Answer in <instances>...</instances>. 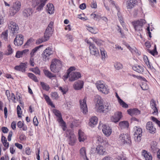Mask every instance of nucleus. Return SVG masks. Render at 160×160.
Segmentation results:
<instances>
[{
    "label": "nucleus",
    "instance_id": "obj_1",
    "mask_svg": "<svg viewBox=\"0 0 160 160\" xmlns=\"http://www.w3.org/2000/svg\"><path fill=\"white\" fill-rule=\"evenodd\" d=\"M62 67L61 61L57 59L52 60L50 65V70L51 71L54 73L59 72Z\"/></svg>",
    "mask_w": 160,
    "mask_h": 160
},
{
    "label": "nucleus",
    "instance_id": "obj_2",
    "mask_svg": "<svg viewBox=\"0 0 160 160\" xmlns=\"http://www.w3.org/2000/svg\"><path fill=\"white\" fill-rule=\"evenodd\" d=\"M98 89L104 94H108L109 92V89L107 86L104 84L102 81H98L96 84Z\"/></svg>",
    "mask_w": 160,
    "mask_h": 160
},
{
    "label": "nucleus",
    "instance_id": "obj_3",
    "mask_svg": "<svg viewBox=\"0 0 160 160\" xmlns=\"http://www.w3.org/2000/svg\"><path fill=\"white\" fill-rule=\"evenodd\" d=\"M143 22L144 20L141 19L140 20L134 22L133 23V25L135 30L139 32V34H137V35L140 36L141 38H142L141 34L142 32V26Z\"/></svg>",
    "mask_w": 160,
    "mask_h": 160
},
{
    "label": "nucleus",
    "instance_id": "obj_4",
    "mask_svg": "<svg viewBox=\"0 0 160 160\" xmlns=\"http://www.w3.org/2000/svg\"><path fill=\"white\" fill-rule=\"evenodd\" d=\"M53 24L54 23L53 22H51L44 32V36L48 40L49 39L50 37L52 35L53 32Z\"/></svg>",
    "mask_w": 160,
    "mask_h": 160
},
{
    "label": "nucleus",
    "instance_id": "obj_5",
    "mask_svg": "<svg viewBox=\"0 0 160 160\" xmlns=\"http://www.w3.org/2000/svg\"><path fill=\"white\" fill-rule=\"evenodd\" d=\"M48 0H32V3L34 7L37 6L36 9L39 11L42 9Z\"/></svg>",
    "mask_w": 160,
    "mask_h": 160
},
{
    "label": "nucleus",
    "instance_id": "obj_6",
    "mask_svg": "<svg viewBox=\"0 0 160 160\" xmlns=\"http://www.w3.org/2000/svg\"><path fill=\"white\" fill-rule=\"evenodd\" d=\"M53 51L51 48L48 47L46 48L42 54L43 60L45 61L48 60L50 56L53 54Z\"/></svg>",
    "mask_w": 160,
    "mask_h": 160
},
{
    "label": "nucleus",
    "instance_id": "obj_7",
    "mask_svg": "<svg viewBox=\"0 0 160 160\" xmlns=\"http://www.w3.org/2000/svg\"><path fill=\"white\" fill-rule=\"evenodd\" d=\"M135 131L134 134V140L136 142H139L141 140V137L142 136V130L141 128L135 127L134 128Z\"/></svg>",
    "mask_w": 160,
    "mask_h": 160
},
{
    "label": "nucleus",
    "instance_id": "obj_8",
    "mask_svg": "<svg viewBox=\"0 0 160 160\" xmlns=\"http://www.w3.org/2000/svg\"><path fill=\"white\" fill-rule=\"evenodd\" d=\"M119 139L124 143H128L130 145L131 143L130 136L128 134H121L119 136Z\"/></svg>",
    "mask_w": 160,
    "mask_h": 160
},
{
    "label": "nucleus",
    "instance_id": "obj_9",
    "mask_svg": "<svg viewBox=\"0 0 160 160\" xmlns=\"http://www.w3.org/2000/svg\"><path fill=\"white\" fill-rule=\"evenodd\" d=\"M21 7V3L20 2L17 1L13 3L12 8L11 9V12L12 13V15H14L17 13L20 10Z\"/></svg>",
    "mask_w": 160,
    "mask_h": 160
},
{
    "label": "nucleus",
    "instance_id": "obj_10",
    "mask_svg": "<svg viewBox=\"0 0 160 160\" xmlns=\"http://www.w3.org/2000/svg\"><path fill=\"white\" fill-rule=\"evenodd\" d=\"M67 137L68 135V143L71 145H73L75 142L76 138L74 134L71 131L66 132Z\"/></svg>",
    "mask_w": 160,
    "mask_h": 160
},
{
    "label": "nucleus",
    "instance_id": "obj_11",
    "mask_svg": "<svg viewBox=\"0 0 160 160\" xmlns=\"http://www.w3.org/2000/svg\"><path fill=\"white\" fill-rule=\"evenodd\" d=\"M80 107L81 111L84 114H86L88 112V108L86 104V98H85L83 100L79 101Z\"/></svg>",
    "mask_w": 160,
    "mask_h": 160
},
{
    "label": "nucleus",
    "instance_id": "obj_12",
    "mask_svg": "<svg viewBox=\"0 0 160 160\" xmlns=\"http://www.w3.org/2000/svg\"><path fill=\"white\" fill-rule=\"evenodd\" d=\"M23 36L22 34L17 35L14 40V43L16 46H21L23 43Z\"/></svg>",
    "mask_w": 160,
    "mask_h": 160
},
{
    "label": "nucleus",
    "instance_id": "obj_13",
    "mask_svg": "<svg viewBox=\"0 0 160 160\" xmlns=\"http://www.w3.org/2000/svg\"><path fill=\"white\" fill-rule=\"evenodd\" d=\"M81 77V75L80 72H72L69 74L68 78L70 81H73L78 79Z\"/></svg>",
    "mask_w": 160,
    "mask_h": 160
},
{
    "label": "nucleus",
    "instance_id": "obj_14",
    "mask_svg": "<svg viewBox=\"0 0 160 160\" xmlns=\"http://www.w3.org/2000/svg\"><path fill=\"white\" fill-rule=\"evenodd\" d=\"M54 112L55 115L58 117V121L61 124L62 126L63 127V130L64 131L65 130V123L63 120L60 112L57 110H55Z\"/></svg>",
    "mask_w": 160,
    "mask_h": 160
},
{
    "label": "nucleus",
    "instance_id": "obj_15",
    "mask_svg": "<svg viewBox=\"0 0 160 160\" xmlns=\"http://www.w3.org/2000/svg\"><path fill=\"white\" fill-rule=\"evenodd\" d=\"M101 126L102 127V131L103 133L107 136H109L111 133V129L108 126L106 125H103L102 124H100L99 128Z\"/></svg>",
    "mask_w": 160,
    "mask_h": 160
},
{
    "label": "nucleus",
    "instance_id": "obj_16",
    "mask_svg": "<svg viewBox=\"0 0 160 160\" xmlns=\"http://www.w3.org/2000/svg\"><path fill=\"white\" fill-rule=\"evenodd\" d=\"M8 27L9 29L11 30L13 34L17 32V31L19 29L18 25L15 22L12 21L10 22Z\"/></svg>",
    "mask_w": 160,
    "mask_h": 160
},
{
    "label": "nucleus",
    "instance_id": "obj_17",
    "mask_svg": "<svg viewBox=\"0 0 160 160\" xmlns=\"http://www.w3.org/2000/svg\"><path fill=\"white\" fill-rule=\"evenodd\" d=\"M89 48L90 53L92 55H94L96 57L99 56V50L94 45H92L89 46Z\"/></svg>",
    "mask_w": 160,
    "mask_h": 160
},
{
    "label": "nucleus",
    "instance_id": "obj_18",
    "mask_svg": "<svg viewBox=\"0 0 160 160\" xmlns=\"http://www.w3.org/2000/svg\"><path fill=\"white\" fill-rule=\"evenodd\" d=\"M146 128L148 132L150 133H154L155 132L156 128L154 127L152 123L151 122H147L146 125Z\"/></svg>",
    "mask_w": 160,
    "mask_h": 160
},
{
    "label": "nucleus",
    "instance_id": "obj_19",
    "mask_svg": "<svg viewBox=\"0 0 160 160\" xmlns=\"http://www.w3.org/2000/svg\"><path fill=\"white\" fill-rule=\"evenodd\" d=\"M83 82L82 81L78 80L74 82L73 87L76 90H80L83 88Z\"/></svg>",
    "mask_w": 160,
    "mask_h": 160
},
{
    "label": "nucleus",
    "instance_id": "obj_20",
    "mask_svg": "<svg viewBox=\"0 0 160 160\" xmlns=\"http://www.w3.org/2000/svg\"><path fill=\"white\" fill-rule=\"evenodd\" d=\"M28 51L29 50L28 49H25L22 51H18L16 52L15 57L19 58L28 54Z\"/></svg>",
    "mask_w": 160,
    "mask_h": 160
},
{
    "label": "nucleus",
    "instance_id": "obj_21",
    "mask_svg": "<svg viewBox=\"0 0 160 160\" xmlns=\"http://www.w3.org/2000/svg\"><path fill=\"white\" fill-rule=\"evenodd\" d=\"M96 152L101 155H105L106 154V152L104 148L100 145H98L97 147Z\"/></svg>",
    "mask_w": 160,
    "mask_h": 160
},
{
    "label": "nucleus",
    "instance_id": "obj_22",
    "mask_svg": "<svg viewBox=\"0 0 160 160\" xmlns=\"http://www.w3.org/2000/svg\"><path fill=\"white\" fill-rule=\"evenodd\" d=\"M27 68L26 64L25 63H21L19 66L14 67V69L16 70L25 72L26 68Z\"/></svg>",
    "mask_w": 160,
    "mask_h": 160
},
{
    "label": "nucleus",
    "instance_id": "obj_23",
    "mask_svg": "<svg viewBox=\"0 0 160 160\" xmlns=\"http://www.w3.org/2000/svg\"><path fill=\"white\" fill-rule=\"evenodd\" d=\"M136 0H128L127 1V7L128 9H131L137 4Z\"/></svg>",
    "mask_w": 160,
    "mask_h": 160
},
{
    "label": "nucleus",
    "instance_id": "obj_24",
    "mask_svg": "<svg viewBox=\"0 0 160 160\" xmlns=\"http://www.w3.org/2000/svg\"><path fill=\"white\" fill-rule=\"evenodd\" d=\"M129 114L131 116L138 115L140 114V111L137 108L129 109L127 110Z\"/></svg>",
    "mask_w": 160,
    "mask_h": 160
},
{
    "label": "nucleus",
    "instance_id": "obj_25",
    "mask_svg": "<svg viewBox=\"0 0 160 160\" xmlns=\"http://www.w3.org/2000/svg\"><path fill=\"white\" fill-rule=\"evenodd\" d=\"M98 119L97 117L93 116L90 119V122L88 123V125L91 127H93L96 125L98 123Z\"/></svg>",
    "mask_w": 160,
    "mask_h": 160
},
{
    "label": "nucleus",
    "instance_id": "obj_26",
    "mask_svg": "<svg viewBox=\"0 0 160 160\" xmlns=\"http://www.w3.org/2000/svg\"><path fill=\"white\" fill-rule=\"evenodd\" d=\"M32 13V10L31 8H26L22 12V15L25 18H28Z\"/></svg>",
    "mask_w": 160,
    "mask_h": 160
},
{
    "label": "nucleus",
    "instance_id": "obj_27",
    "mask_svg": "<svg viewBox=\"0 0 160 160\" xmlns=\"http://www.w3.org/2000/svg\"><path fill=\"white\" fill-rule=\"evenodd\" d=\"M132 68L134 71L140 73H142L144 71V68L143 66L137 65L133 66Z\"/></svg>",
    "mask_w": 160,
    "mask_h": 160
},
{
    "label": "nucleus",
    "instance_id": "obj_28",
    "mask_svg": "<svg viewBox=\"0 0 160 160\" xmlns=\"http://www.w3.org/2000/svg\"><path fill=\"white\" fill-rule=\"evenodd\" d=\"M78 140L80 142H84L86 139V136L84 133L80 130L78 132Z\"/></svg>",
    "mask_w": 160,
    "mask_h": 160
},
{
    "label": "nucleus",
    "instance_id": "obj_29",
    "mask_svg": "<svg viewBox=\"0 0 160 160\" xmlns=\"http://www.w3.org/2000/svg\"><path fill=\"white\" fill-rule=\"evenodd\" d=\"M46 10L48 13L50 14H52L54 13V6L52 4H48L47 5Z\"/></svg>",
    "mask_w": 160,
    "mask_h": 160
},
{
    "label": "nucleus",
    "instance_id": "obj_30",
    "mask_svg": "<svg viewBox=\"0 0 160 160\" xmlns=\"http://www.w3.org/2000/svg\"><path fill=\"white\" fill-rule=\"evenodd\" d=\"M150 105L151 108L154 110L153 113H156L158 112V109L156 107V105L154 100L153 99L151 100L150 102Z\"/></svg>",
    "mask_w": 160,
    "mask_h": 160
},
{
    "label": "nucleus",
    "instance_id": "obj_31",
    "mask_svg": "<svg viewBox=\"0 0 160 160\" xmlns=\"http://www.w3.org/2000/svg\"><path fill=\"white\" fill-rule=\"evenodd\" d=\"M143 153V155L146 160H152V157L151 154L145 151H144Z\"/></svg>",
    "mask_w": 160,
    "mask_h": 160
},
{
    "label": "nucleus",
    "instance_id": "obj_32",
    "mask_svg": "<svg viewBox=\"0 0 160 160\" xmlns=\"http://www.w3.org/2000/svg\"><path fill=\"white\" fill-rule=\"evenodd\" d=\"M80 153L81 157L85 159V158H87L86 150L85 147H83L81 148Z\"/></svg>",
    "mask_w": 160,
    "mask_h": 160
},
{
    "label": "nucleus",
    "instance_id": "obj_33",
    "mask_svg": "<svg viewBox=\"0 0 160 160\" xmlns=\"http://www.w3.org/2000/svg\"><path fill=\"white\" fill-rule=\"evenodd\" d=\"M119 125L121 128H128L129 123L127 121H123L119 122Z\"/></svg>",
    "mask_w": 160,
    "mask_h": 160
},
{
    "label": "nucleus",
    "instance_id": "obj_34",
    "mask_svg": "<svg viewBox=\"0 0 160 160\" xmlns=\"http://www.w3.org/2000/svg\"><path fill=\"white\" fill-rule=\"evenodd\" d=\"M143 58L144 61L148 67L151 69H152L153 68V67L152 66L150 65L147 56L146 55H144L143 56Z\"/></svg>",
    "mask_w": 160,
    "mask_h": 160
},
{
    "label": "nucleus",
    "instance_id": "obj_35",
    "mask_svg": "<svg viewBox=\"0 0 160 160\" xmlns=\"http://www.w3.org/2000/svg\"><path fill=\"white\" fill-rule=\"evenodd\" d=\"M44 73L47 77L50 78H52L55 77H56L55 74H52L50 72L47 70H45L44 71Z\"/></svg>",
    "mask_w": 160,
    "mask_h": 160
},
{
    "label": "nucleus",
    "instance_id": "obj_36",
    "mask_svg": "<svg viewBox=\"0 0 160 160\" xmlns=\"http://www.w3.org/2000/svg\"><path fill=\"white\" fill-rule=\"evenodd\" d=\"M91 15L93 19L96 21L100 20L101 18V15L100 13H92Z\"/></svg>",
    "mask_w": 160,
    "mask_h": 160
},
{
    "label": "nucleus",
    "instance_id": "obj_37",
    "mask_svg": "<svg viewBox=\"0 0 160 160\" xmlns=\"http://www.w3.org/2000/svg\"><path fill=\"white\" fill-rule=\"evenodd\" d=\"M75 68L74 67H71L68 69L67 74L64 76L66 79H67L68 78L69 74L72 72L73 70H75Z\"/></svg>",
    "mask_w": 160,
    "mask_h": 160
},
{
    "label": "nucleus",
    "instance_id": "obj_38",
    "mask_svg": "<svg viewBox=\"0 0 160 160\" xmlns=\"http://www.w3.org/2000/svg\"><path fill=\"white\" fill-rule=\"evenodd\" d=\"M100 50L101 52V54L102 57V59H104L107 56L106 52L103 48H100Z\"/></svg>",
    "mask_w": 160,
    "mask_h": 160
},
{
    "label": "nucleus",
    "instance_id": "obj_39",
    "mask_svg": "<svg viewBox=\"0 0 160 160\" xmlns=\"http://www.w3.org/2000/svg\"><path fill=\"white\" fill-rule=\"evenodd\" d=\"M28 76L35 82H38V80L35 75L31 73H28Z\"/></svg>",
    "mask_w": 160,
    "mask_h": 160
},
{
    "label": "nucleus",
    "instance_id": "obj_40",
    "mask_svg": "<svg viewBox=\"0 0 160 160\" xmlns=\"http://www.w3.org/2000/svg\"><path fill=\"white\" fill-rule=\"evenodd\" d=\"M108 4H109L110 5L112 6V7H114L117 10L119 11V8L117 5L116 4L115 2L112 0H108Z\"/></svg>",
    "mask_w": 160,
    "mask_h": 160
},
{
    "label": "nucleus",
    "instance_id": "obj_41",
    "mask_svg": "<svg viewBox=\"0 0 160 160\" xmlns=\"http://www.w3.org/2000/svg\"><path fill=\"white\" fill-rule=\"evenodd\" d=\"M96 99L97 100V103L96 104V106L102 105V100L101 99V97L100 96H96Z\"/></svg>",
    "mask_w": 160,
    "mask_h": 160
},
{
    "label": "nucleus",
    "instance_id": "obj_42",
    "mask_svg": "<svg viewBox=\"0 0 160 160\" xmlns=\"http://www.w3.org/2000/svg\"><path fill=\"white\" fill-rule=\"evenodd\" d=\"M43 46V45H40L39 46L36 47L33 49L32 50V51L30 53L31 57H32L34 56V53L36 52L41 47H42Z\"/></svg>",
    "mask_w": 160,
    "mask_h": 160
},
{
    "label": "nucleus",
    "instance_id": "obj_43",
    "mask_svg": "<svg viewBox=\"0 0 160 160\" xmlns=\"http://www.w3.org/2000/svg\"><path fill=\"white\" fill-rule=\"evenodd\" d=\"M48 40L47 38H45V37L44 36L43 37L38 39L36 41V43L38 44H40L43 42H46Z\"/></svg>",
    "mask_w": 160,
    "mask_h": 160
},
{
    "label": "nucleus",
    "instance_id": "obj_44",
    "mask_svg": "<svg viewBox=\"0 0 160 160\" xmlns=\"http://www.w3.org/2000/svg\"><path fill=\"white\" fill-rule=\"evenodd\" d=\"M88 30L92 33L96 34L98 32V30L96 28H94L92 27H88Z\"/></svg>",
    "mask_w": 160,
    "mask_h": 160
},
{
    "label": "nucleus",
    "instance_id": "obj_45",
    "mask_svg": "<svg viewBox=\"0 0 160 160\" xmlns=\"http://www.w3.org/2000/svg\"><path fill=\"white\" fill-rule=\"evenodd\" d=\"M96 107L97 108V111L98 112H103L105 111L104 109V107L102 105L96 106Z\"/></svg>",
    "mask_w": 160,
    "mask_h": 160
},
{
    "label": "nucleus",
    "instance_id": "obj_46",
    "mask_svg": "<svg viewBox=\"0 0 160 160\" xmlns=\"http://www.w3.org/2000/svg\"><path fill=\"white\" fill-rule=\"evenodd\" d=\"M41 85L43 89L46 91H48L49 90V86L43 82H41Z\"/></svg>",
    "mask_w": 160,
    "mask_h": 160
},
{
    "label": "nucleus",
    "instance_id": "obj_47",
    "mask_svg": "<svg viewBox=\"0 0 160 160\" xmlns=\"http://www.w3.org/2000/svg\"><path fill=\"white\" fill-rule=\"evenodd\" d=\"M44 97L48 104L52 106L53 105V103L51 101L49 96L47 95H44Z\"/></svg>",
    "mask_w": 160,
    "mask_h": 160
},
{
    "label": "nucleus",
    "instance_id": "obj_48",
    "mask_svg": "<svg viewBox=\"0 0 160 160\" xmlns=\"http://www.w3.org/2000/svg\"><path fill=\"white\" fill-rule=\"evenodd\" d=\"M90 39H92V41L95 42L98 45L100 46L102 44L101 41L100 40L96 39L94 38H91Z\"/></svg>",
    "mask_w": 160,
    "mask_h": 160
},
{
    "label": "nucleus",
    "instance_id": "obj_49",
    "mask_svg": "<svg viewBox=\"0 0 160 160\" xmlns=\"http://www.w3.org/2000/svg\"><path fill=\"white\" fill-rule=\"evenodd\" d=\"M147 51L151 53L153 56H154L155 54H157L158 52L156 50V45L155 46V48L153 50L151 51L149 49H147Z\"/></svg>",
    "mask_w": 160,
    "mask_h": 160
},
{
    "label": "nucleus",
    "instance_id": "obj_50",
    "mask_svg": "<svg viewBox=\"0 0 160 160\" xmlns=\"http://www.w3.org/2000/svg\"><path fill=\"white\" fill-rule=\"evenodd\" d=\"M111 120L112 122L116 123L119 121V119L116 117L115 114L111 117Z\"/></svg>",
    "mask_w": 160,
    "mask_h": 160
},
{
    "label": "nucleus",
    "instance_id": "obj_51",
    "mask_svg": "<svg viewBox=\"0 0 160 160\" xmlns=\"http://www.w3.org/2000/svg\"><path fill=\"white\" fill-rule=\"evenodd\" d=\"M104 107V109L105 110H107V111H110L111 110V106L110 104L107 103Z\"/></svg>",
    "mask_w": 160,
    "mask_h": 160
},
{
    "label": "nucleus",
    "instance_id": "obj_52",
    "mask_svg": "<svg viewBox=\"0 0 160 160\" xmlns=\"http://www.w3.org/2000/svg\"><path fill=\"white\" fill-rule=\"evenodd\" d=\"M17 112L18 117H21V115L22 114L21 109L19 105H18L17 107Z\"/></svg>",
    "mask_w": 160,
    "mask_h": 160
},
{
    "label": "nucleus",
    "instance_id": "obj_53",
    "mask_svg": "<svg viewBox=\"0 0 160 160\" xmlns=\"http://www.w3.org/2000/svg\"><path fill=\"white\" fill-rule=\"evenodd\" d=\"M120 105L122 106V107L124 108H128V105L124 102L122 100H121L119 102Z\"/></svg>",
    "mask_w": 160,
    "mask_h": 160
},
{
    "label": "nucleus",
    "instance_id": "obj_54",
    "mask_svg": "<svg viewBox=\"0 0 160 160\" xmlns=\"http://www.w3.org/2000/svg\"><path fill=\"white\" fill-rule=\"evenodd\" d=\"M32 71L36 74L40 75V71L38 68H32Z\"/></svg>",
    "mask_w": 160,
    "mask_h": 160
},
{
    "label": "nucleus",
    "instance_id": "obj_55",
    "mask_svg": "<svg viewBox=\"0 0 160 160\" xmlns=\"http://www.w3.org/2000/svg\"><path fill=\"white\" fill-rule=\"evenodd\" d=\"M114 114L116 117L119 119V121L122 117V112H115Z\"/></svg>",
    "mask_w": 160,
    "mask_h": 160
},
{
    "label": "nucleus",
    "instance_id": "obj_56",
    "mask_svg": "<svg viewBox=\"0 0 160 160\" xmlns=\"http://www.w3.org/2000/svg\"><path fill=\"white\" fill-rule=\"evenodd\" d=\"M8 34L7 31L3 32L1 34L2 38L6 40L8 38Z\"/></svg>",
    "mask_w": 160,
    "mask_h": 160
},
{
    "label": "nucleus",
    "instance_id": "obj_57",
    "mask_svg": "<svg viewBox=\"0 0 160 160\" xmlns=\"http://www.w3.org/2000/svg\"><path fill=\"white\" fill-rule=\"evenodd\" d=\"M7 50L8 51L7 52V54L8 55L11 54L13 52V50L11 48L10 45H8L7 47Z\"/></svg>",
    "mask_w": 160,
    "mask_h": 160
},
{
    "label": "nucleus",
    "instance_id": "obj_58",
    "mask_svg": "<svg viewBox=\"0 0 160 160\" xmlns=\"http://www.w3.org/2000/svg\"><path fill=\"white\" fill-rule=\"evenodd\" d=\"M52 98L54 99H57L58 98V95L57 92H52L51 93Z\"/></svg>",
    "mask_w": 160,
    "mask_h": 160
},
{
    "label": "nucleus",
    "instance_id": "obj_59",
    "mask_svg": "<svg viewBox=\"0 0 160 160\" xmlns=\"http://www.w3.org/2000/svg\"><path fill=\"white\" fill-rule=\"evenodd\" d=\"M114 67L117 70H119L122 68V65L120 63H117L114 65Z\"/></svg>",
    "mask_w": 160,
    "mask_h": 160
},
{
    "label": "nucleus",
    "instance_id": "obj_60",
    "mask_svg": "<svg viewBox=\"0 0 160 160\" xmlns=\"http://www.w3.org/2000/svg\"><path fill=\"white\" fill-rule=\"evenodd\" d=\"M59 90L62 92L63 94H66L68 91V89L67 88H63L62 87H60L59 88Z\"/></svg>",
    "mask_w": 160,
    "mask_h": 160
},
{
    "label": "nucleus",
    "instance_id": "obj_61",
    "mask_svg": "<svg viewBox=\"0 0 160 160\" xmlns=\"http://www.w3.org/2000/svg\"><path fill=\"white\" fill-rule=\"evenodd\" d=\"M151 119L153 121L155 122L159 127H160V121H159L157 120L156 118L153 117H152Z\"/></svg>",
    "mask_w": 160,
    "mask_h": 160
},
{
    "label": "nucleus",
    "instance_id": "obj_62",
    "mask_svg": "<svg viewBox=\"0 0 160 160\" xmlns=\"http://www.w3.org/2000/svg\"><path fill=\"white\" fill-rule=\"evenodd\" d=\"M16 99L15 95L14 94L12 93L10 95V99H8L9 101H10V100H12L13 102H15V100Z\"/></svg>",
    "mask_w": 160,
    "mask_h": 160
},
{
    "label": "nucleus",
    "instance_id": "obj_63",
    "mask_svg": "<svg viewBox=\"0 0 160 160\" xmlns=\"http://www.w3.org/2000/svg\"><path fill=\"white\" fill-rule=\"evenodd\" d=\"M141 88L142 89L144 90H147L148 88V86L146 84V83L142 84L141 86Z\"/></svg>",
    "mask_w": 160,
    "mask_h": 160
},
{
    "label": "nucleus",
    "instance_id": "obj_64",
    "mask_svg": "<svg viewBox=\"0 0 160 160\" xmlns=\"http://www.w3.org/2000/svg\"><path fill=\"white\" fill-rule=\"evenodd\" d=\"M12 132L10 131L9 132V134L8 137V141H10L11 140V138L12 135Z\"/></svg>",
    "mask_w": 160,
    "mask_h": 160
}]
</instances>
